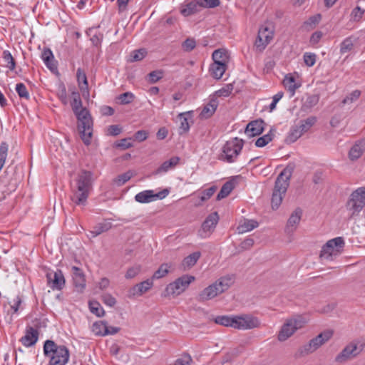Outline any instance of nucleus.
Masks as SVG:
<instances>
[{
	"label": "nucleus",
	"mask_w": 365,
	"mask_h": 365,
	"mask_svg": "<svg viewBox=\"0 0 365 365\" xmlns=\"http://www.w3.org/2000/svg\"><path fill=\"white\" fill-rule=\"evenodd\" d=\"M232 316H217L215 318L214 321L216 324H220L225 327H230L232 325L231 323Z\"/></svg>",
	"instance_id": "603ef678"
},
{
	"label": "nucleus",
	"mask_w": 365,
	"mask_h": 365,
	"mask_svg": "<svg viewBox=\"0 0 365 365\" xmlns=\"http://www.w3.org/2000/svg\"><path fill=\"white\" fill-rule=\"evenodd\" d=\"M112 227L110 222H105L102 223H99L93 227V230L91 231V234L93 237H95L103 232L108 231Z\"/></svg>",
	"instance_id": "c9c22d12"
},
{
	"label": "nucleus",
	"mask_w": 365,
	"mask_h": 365,
	"mask_svg": "<svg viewBox=\"0 0 365 365\" xmlns=\"http://www.w3.org/2000/svg\"><path fill=\"white\" fill-rule=\"evenodd\" d=\"M195 280V277L190 275H183L173 282L170 283L165 288V295H179L183 292Z\"/></svg>",
	"instance_id": "1a4fd4ad"
},
{
	"label": "nucleus",
	"mask_w": 365,
	"mask_h": 365,
	"mask_svg": "<svg viewBox=\"0 0 365 365\" xmlns=\"http://www.w3.org/2000/svg\"><path fill=\"white\" fill-rule=\"evenodd\" d=\"M346 206L351 212V217L359 215L365 207V186L360 187L351 192Z\"/></svg>",
	"instance_id": "0eeeda50"
},
{
	"label": "nucleus",
	"mask_w": 365,
	"mask_h": 365,
	"mask_svg": "<svg viewBox=\"0 0 365 365\" xmlns=\"http://www.w3.org/2000/svg\"><path fill=\"white\" fill-rule=\"evenodd\" d=\"M163 77V72L161 70H155L148 75V81L150 83H155Z\"/></svg>",
	"instance_id": "8fccbe9b"
},
{
	"label": "nucleus",
	"mask_w": 365,
	"mask_h": 365,
	"mask_svg": "<svg viewBox=\"0 0 365 365\" xmlns=\"http://www.w3.org/2000/svg\"><path fill=\"white\" fill-rule=\"evenodd\" d=\"M41 58L47 68L53 73L58 72V67L53 54L50 48H44Z\"/></svg>",
	"instance_id": "5701e85b"
},
{
	"label": "nucleus",
	"mask_w": 365,
	"mask_h": 365,
	"mask_svg": "<svg viewBox=\"0 0 365 365\" xmlns=\"http://www.w3.org/2000/svg\"><path fill=\"white\" fill-rule=\"evenodd\" d=\"M38 339V331L32 327H27L25 331V335L20 339L23 345L26 347L34 346Z\"/></svg>",
	"instance_id": "aec40b11"
},
{
	"label": "nucleus",
	"mask_w": 365,
	"mask_h": 365,
	"mask_svg": "<svg viewBox=\"0 0 365 365\" xmlns=\"http://www.w3.org/2000/svg\"><path fill=\"white\" fill-rule=\"evenodd\" d=\"M217 190L216 186H212L209 187L208 189L205 190L202 192L201 196H200V201L201 202H205L210 199L215 192Z\"/></svg>",
	"instance_id": "13d9d810"
},
{
	"label": "nucleus",
	"mask_w": 365,
	"mask_h": 365,
	"mask_svg": "<svg viewBox=\"0 0 365 365\" xmlns=\"http://www.w3.org/2000/svg\"><path fill=\"white\" fill-rule=\"evenodd\" d=\"M200 7L215 8L220 5V0H197Z\"/></svg>",
	"instance_id": "bf43d9fd"
},
{
	"label": "nucleus",
	"mask_w": 365,
	"mask_h": 365,
	"mask_svg": "<svg viewBox=\"0 0 365 365\" xmlns=\"http://www.w3.org/2000/svg\"><path fill=\"white\" fill-rule=\"evenodd\" d=\"M73 285L77 292H82L86 288V277L83 272L78 267H71Z\"/></svg>",
	"instance_id": "a211bd4d"
},
{
	"label": "nucleus",
	"mask_w": 365,
	"mask_h": 365,
	"mask_svg": "<svg viewBox=\"0 0 365 365\" xmlns=\"http://www.w3.org/2000/svg\"><path fill=\"white\" fill-rule=\"evenodd\" d=\"M153 285L152 279H147L133 286L130 290V294L140 296L148 291Z\"/></svg>",
	"instance_id": "393cba45"
},
{
	"label": "nucleus",
	"mask_w": 365,
	"mask_h": 365,
	"mask_svg": "<svg viewBox=\"0 0 365 365\" xmlns=\"http://www.w3.org/2000/svg\"><path fill=\"white\" fill-rule=\"evenodd\" d=\"M170 193V189L165 188L163 190L155 193L153 190H147L138 192L135 196V200L140 203H149L158 199L163 200Z\"/></svg>",
	"instance_id": "f8f14e48"
},
{
	"label": "nucleus",
	"mask_w": 365,
	"mask_h": 365,
	"mask_svg": "<svg viewBox=\"0 0 365 365\" xmlns=\"http://www.w3.org/2000/svg\"><path fill=\"white\" fill-rule=\"evenodd\" d=\"M130 140H131V138L121 139L115 143V147L120 148L121 150L128 149V148L133 147L132 143L130 142Z\"/></svg>",
	"instance_id": "680f3d73"
},
{
	"label": "nucleus",
	"mask_w": 365,
	"mask_h": 365,
	"mask_svg": "<svg viewBox=\"0 0 365 365\" xmlns=\"http://www.w3.org/2000/svg\"><path fill=\"white\" fill-rule=\"evenodd\" d=\"M345 242L342 237H337L329 240L322 248L320 257L331 259L332 256L337 255L344 247Z\"/></svg>",
	"instance_id": "6e6552de"
},
{
	"label": "nucleus",
	"mask_w": 365,
	"mask_h": 365,
	"mask_svg": "<svg viewBox=\"0 0 365 365\" xmlns=\"http://www.w3.org/2000/svg\"><path fill=\"white\" fill-rule=\"evenodd\" d=\"M273 33L267 27H261L259 29L255 46L259 51L264 49L272 38Z\"/></svg>",
	"instance_id": "f3484780"
},
{
	"label": "nucleus",
	"mask_w": 365,
	"mask_h": 365,
	"mask_svg": "<svg viewBox=\"0 0 365 365\" xmlns=\"http://www.w3.org/2000/svg\"><path fill=\"white\" fill-rule=\"evenodd\" d=\"M2 58L5 63V66L9 68L11 71L14 70L16 67V62L12 55L9 51H4L3 52Z\"/></svg>",
	"instance_id": "37998d69"
},
{
	"label": "nucleus",
	"mask_w": 365,
	"mask_h": 365,
	"mask_svg": "<svg viewBox=\"0 0 365 365\" xmlns=\"http://www.w3.org/2000/svg\"><path fill=\"white\" fill-rule=\"evenodd\" d=\"M304 61L307 66H312L316 62L317 56L312 53H305L304 54Z\"/></svg>",
	"instance_id": "69168bd1"
},
{
	"label": "nucleus",
	"mask_w": 365,
	"mask_h": 365,
	"mask_svg": "<svg viewBox=\"0 0 365 365\" xmlns=\"http://www.w3.org/2000/svg\"><path fill=\"white\" fill-rule=\"evenodd\" d=\"M361 95V91L359 90H355L353 92H351L348 96H346L341 102L343 105L347 104V103H351L354 101H356Z\"/></svg>",
	"instance_id": "6e6d98bb"
},
{
	"label": "nucleus",
	"mask_w": 365,
	"mask_h": 365,
	"mask_svg": "<svg viewBox=\"0 0 365 365\" xmlns=\"http://www.w3.org/2000/svg\"><path fill=\"white\" fill-rule=\"evenodd\" d=\"M233 90V85L231 83H228L225 85V86L222 87L221 89L215 92V95L217 96L221 97H227L230 96V94L232 93Z\"/></svg>",
	"instance_id": "4d7b16f0"
},
{
	"label": "nucleus",
	"mask_w": 365,
	"mask_h": 365,
	"mask_svg": "<svg viewBox=\"0 0 365 365\" xmlns=\"http://www.w3.org/2000/svg\"><path fill=\"white\" fill-rule=\"evenodd\" d=\"M365 10L359 6L354 8L351 12V17L354 21H359L364 14Z\"/></svg>",
	"instance_id": "338daca9"
},
{
	"label": "nucleus",
	"mask_w": 365,
	"mask_h": 365,
	"mask_svg": "<svg viewBox=\"0 0 365 365\" xmlns=\"http://www.w3.org/2000/svg\"><path fill=\"white\" fill-rule=\"evenodd\" d=\"M73 182L83 187L88 192H91L94 182L93 174L91 171L81 170L77 174Z\"/></svg>",
	"instance_id": "2eb2a0df"
},
{
	"label": "nucleus",
	"mask_w": 365,
	"mask_h": 365,
	"mask_svg": "<svg viewBox=\"0 0 365 365\" xmlns=\"http://www.w3.org/2000/svg\"><path fill=\"white\" fill-rule=\"evenodd\" d=\"M259 223L255 220H245L237 227L238 233L242 234L257 227Z\"/></svg>",
	"instance_id": "473e14b6"
},
{
	"label": "nucleus",
	"mask_w": 365,
	"mask_h": 365,
	"mask_svg": "<svg viewBox=\"0 0 365 365\" xmlns=\"http://www.w3.org/2000/svg\"><path fill=\"white\" fill-rule=\"evenodd\" d=\"M291 176L292 169H289L288 167L284 168L277 176L271 200L273 210H277L280 206L289 185Z\"/></svg>",
	"instance_id": "7ed1b4c3"
},
{
	"label": "nucleus",
	"mask_w": 365,
	"mask_h": 365,
	"mask_svg": "<svg viewBox=\"0 0 365 365\" xmlns=\"http://www.w3.org/2000/svg\"><path fill=\"white\" fill-rule=\"evenodd\" d=\"M333 336V331L326 330L316 337L311 339L307 344L300 346L294 354V357L298 359L313 353L324 344L328 341Z\"/></svg>",
	"instance_id": "20e7f679"
},
{
	"label": "nucleus",
	"mask_w": 365,
	"mask_h": 365,
	"mask_svg": "<svg viewBox=\"0 0 365 365\" xmlns=\"http://www.w3.org/2000/svg\"><path fill=\"white\" fill-rule=\"evenodd\" d=\"M196 46V41L193 38H186L182 43V48L184 51L190 52Z\"/></svg>",
	"instance_id": "3c124183"
},
{
	"label": "nucleus",
	"mask_w": 365,
	"mask_h": 365,
	"mask_svg": "<svg viewBox=\"0 0 365 365\" xmlns=\"http://www.w3.org/2000/svg\"><path fill=\"white\" fill-rule=\"evenodd\" d=\"M43 354L49 359L48 365H66L70 357L68 349L48 339L43 344Z\"/></svg>",
	"instance_id": "f03ea898"
},
{
	"label": "nucleus",
	"mask_w": 365,
	"mask_h": 365,
	"mask_svg": "<svg viewBox=\"0 0 365 365\" xmlns=\"http://www.w3.org/2000/svg\"><path fill=\"white\" fill-rule=\"evenodd\" d=\"M302 215V210L301 208L297 207L289 216L287 225L285 227V232L288 234L292 233L296 230Z\"/></svg>",
	"instance_id": "6ab92c4d"
},
{
	"label": "nucleus",
	"mask_w": 365,
	"mask_h": 365,
	"mask_svg": "<svg viewBox=\"0 0 365 365\" xmlns=\"http://www.w3.org/2000/svg\"><path fill=\"white\" fill-rule=\"evenodd\" d=\"M200 256L201 253L200 252H195L190 254L183 259V266L185 267H191L194 266L200 259Z\"/></svg>",
	"instance_id": "58836bf2"
},
{
	"label": "nucleus",
	"mask_w": 365,
	"mask_h": 365,
	"mask_svg": "<svg viewBox=\"0 0 365 365\" xmlns=\"http://www.w3.org/2000/svg\"><path fill=\"white\" fill-rule=\"evenodd\" d=\"M231 327L237 329H251L259 326L257 318L250 315L232 316Z\"/></svg>",
	"instance_id": "9b49d317"
},
{
	"label": "nucleus",
	"mask_w": 365,
	"mask_h": 365,
	"mask_svg": "<svg viewBox=\"0 0 365 365\" xmlns=\"http://www.w3.org/2000/svg\"><path fill=\"white\" fill-rule=\"evenodd\" d=\"M319 98L320 97L318 94H307L306 97L302 99L301 110L304 112H310L312 109L318 104Z\"/></svg>",
	"instance_id": "b1692460"
},
{
	"label": "nucleus",
	"mask_w": 365,
	"mask_h": 365,
	"mask_svg": "<svg viewBox=\"0 0 365 365\" xmlns=\"http://www.w3.org/2000/svg\"><path fill=\"white\" fill-rule=\"evenodd\" d=\"M145 54H146V51L145 49H139V50L133 51L130 54V57H131L130 61H140L145 56Z\"/></svg>",
	"instance_id": "0e129e2a"
},
{
	"label": "nucleus",
	"mask_w": 365,
	"mask_h": 365,
	"mask_svg": "<svg viewBox=\"0 0 365 365\" xmlns=\"http://www.w3.org/2000/svg\"><path fill=\"white\" fill-rule=\"evenodd\" d=\"M365 150V142L359 141L356 143L349 152V158L354 161L359 158Z\"/></svg>",
	"instance_id": "cd10ccee"
},
{
	"label": "nucleus",
	"mask_w": 365,
	"mask_h": 365,
	"mask_svg": "<svg viewBox=\"0 0 365 365\" xmlns=\"http://www.w3.org/2000/svg\"><path fill=\"white\" fill-rule=\"evenodd\" d=\"M364 349V345H358V343L352 341L346 346L343 350L336 356L335 361L339 363L344 362L347 360L356 357Z\"/></svg>",
	"instance_id": "4468645a"
},
{
	"label": "nucleus",
	"mask_w": 365,
	"mask_h": 365,
	"mask_svg": "<svg viewBox=\"0 0 365 365\" xmlns=\"http://www.w3.org/2000/svg\"><path fill=\"white\" fill-rule=\"evenodd\" d=\"M200 8L197 0H194L185 5L181 9V14L185 16H190L199 11Z\"/></svg>",
	"instance_id": "f704fd0d"
},
{
	"label": "nucleus",
	"mask_w": 365,
	"mask_h": 365,
	"mask_svg": "<svg viewBox=\"0 0 365 365\" xmlns=\"http://www.w3.org/2000/svg\"><path fill=\"white\" fill-rule=\"evenodd\" d=\"M77 81L81 91L87 90L88 88V83L86 73L81 69L78 68L76 71Z\"/></svg>",
	"instance_id": "4c0bfd02"
},
{
	"label": "nucleus",
	"mask_w": 365,
	"mask_h": 365,
	"mask_svg": "<svg viewBox=\"0 0 365 365\" xmlns=\"http://www.w3.org/2000/svg\"><path fill=\"white\" fill-rule=\"evenodd\" d=\"M180 158L173 156L168 160L163 162L155 171L153 172V175L164 174L170 170L174 169L180 162Z\"/></svg>",
	"instance_id": "412c9836"
},
{
	"label": "nucleus",
	"mask_w": 365,
	"mask_h": 365,
	"mask_svg": "<svg viewBox=\"0 0 365 365\" xmlns=\"http://www.w3.org/2000/svg\"><path fill=\"white\" fill-rule=\"evenodd\" d=\"M307 323V319L302 315H296L287 319L279 332L278 340L280 341H286L296 331L304 327Z\"/></svg>",
	"instance_id": "39448f33"
},
{
	"label": "nucleus",
	"mask_w": 365,
	"mask_h": 365,
	"mask_svg": "<svg viewBox=\"0 0 365 365\" xmlns=\"http://www.w3.org/2000/svg\"><path fill=\"white\" fill-rule=\"evenodd\" d=\"M191 116H192L191 111L181 113L178 115V118L180 120V125L179 127L180 134H182V133H185L188 132V130L190 129L188 118H191Z\"/></svg>",
	"instance_id": "c756f323"
},
{
	"label": "nucleus",
	"mask_w": 365,
	"mask_h": 365,
	"mask_svg": "<svg viewBox=\"0 0 365 365\" xmlns=\"http://www.w3.org/2000/svg\"><path fill=\"white\" fill-rule=\"evenodd\" d=\"M235 179H232L227 182H226L222 187H221L219 193L217 195V200H220L226 197H227L230 193L235 188Z\"/></svg>",
	"instance_id": "72a5a7b5"
},
{
	"label": "nucleus",
	"mask_w": 365,
	"mask_h": 365,
	"mask_svg": "<svg viewBox=\"0 0 365 365\" xmlns=\"http://www.w3.org/2000/svg\"><path fill=\"white\" fill-rule=\"evenodd\" d=\"M101 298L103 302L109 307H113L116 304V299L110 294L106 293Z\"/></svg>",
	"instance_id": "774afa93"
},
{
	"label": "nucleus",
	"mask_w": 365,
	"mask_h": 365,
	"mask_svg": "<svg viewBox=\"0 0 365 365\" xmlns=\"http://www.w3.org/2000/svg\"><path fill=\"white\" fill-rule=\"evenodd\" d=\"M192 359L188 354H184L180 358L175 361L173 365H191Z\"/></svg>",
	"instance_id": "5fc2aeb1"
},
{
	"label": "nucleus",
	"mask_w": 365,
	"mask_h": 365,
	"mask_svg": "<svg viewBox=\"0 0 365 365\" xmlns=\"http://www.w3.org/2000/svg\"><path fill=\"white\" fill-rule=\"evenodd\" d=\"M216 284H212L204 289L198 296V300L205 302L213 299L219 294Z\"/></svg>",
	"instance_id": "a878e982"
},
{
	"label": "nucleus",
	"mask_w": 365,
	"mask_h": 365,
	"mask_svg": "<svg viewBox=\"0 0 365 365\" xmlns=\"http://www.w3.org/2000/svg\"><path fill=\"white\" fill-rule=\"evenodd\" d=\"M283 83L285 88L292 93V95H294L296 89L299 87V85L295 83V78L292 76H287L284 79Z\"/></svg>",
	"instance_id": "79ce46f5"
},
{
	"label": "nucleus",
	"mask_w": 365,
	"mask_h": 365,
	"mask_svg": "<svg viewBox=\"0 0 365 365\" xmlns=\"http://www.w3.org/2000/svg\"><path fill=\"white\" fill-rule=\"evenodd\" d=\"M356 39L353 36H349L344 39L340 44V53L344 54L351 51L354 48V43Z\"/></svg>",
	"instance_id": "e433bc0d"
},
{
	"label": "nucleus",
	"mask_w": 365,
	"mask_h": 365,
	"mask_svg": "<svg viewBox=\"0 0 365 365\" xmlns=\"http://www.w3.org/2000/svg\"><path fill=\"white\" fill-rule=\"evenodd\" d=\"M219 220L220 217L217 212L208 215L197 231L198 237L201 239L209 237L215 231Z\"/></svg>",
	"instance_id": "9d476101"
},
{
	"label": "nucleus",
	"mask_w": 365,
	"mask_h": 365,
	"mask_svg": "<svg viewBox=\"0 0 365 365\" xmlns=\"http://www.w3.org/2000/svg\"><path fill=\"white\" fill-rule=\"evenodd\" d=\"M46 278L49 287L53 290H61L65 286L66 280L62 271L60 269L47 273Z\"/></svg>",
	"instance_id": "dca6fc26"
},
{
	"label": "nucleus",
	"mask_w": 365,
	"mask_h": 365,
	"mask_svg": "<svg viewBox=\"0 0 365 365\" xmlns=\"http://www.w3.org/2000/svg\"><path fill=\"white\" fill-rule=\"evenodd\" d=\"M90 194L91 192L81 187L76 183L72 182L71 184L70 199L74 205L86 206Z\"/></svg>",
	"instance_id": "ddd939ff"
},
{
	"label": "nucleus",
	"mask_w": 365,
	"mask_h": 365,
	"mask_svg": "<svg viewBox=\"0 0 365 365\" xmlns=\"http://www.w3.org/2000/svg\"><path fill=\"white\" fill-rule=\"evenodd\" d=\"M273 135L271 133V131L264 135L262 137H259L255 142V145L259 148H262L267 145L272 140Z\"/></svg>",
	"instance_id": "09e8293b"
},
{
	"label": "nucleus",
	"mask_w": 365,
	"mask_h": 365,
	"mask_svg": "<svg viewBox=\"0 0 365 365\" xmlns=\"http://www.w3.org/2000/svg\"><path fill=\"white\" fill-rule=\"evenodd\" d=\"M218 101L216 98H212L207 103L200 113V116L204 118L211 117L215 112L218 106Z\"/></svg>",
	"instance_id": "bb28decb"
},
{
	"label": "nucleus",
	"mask_w": 365,
	"mask_h": 365,
	"mask_svg": "<svg viewBox=\"0 0 365 365\" xmlns=\"http://www.w3.org/2000/svg\"><path fill=\"white\" fill-rule=\"evenodd\" d=\"M71 106L78 120V130L83 143L88 145L93 134V120L89 111L82 106V101L78 91L71 94Z\"/></svg>",
	"instance_id": "f257e3e1"
},
{
	"label": "nucleus",
	"mask_w": 365,
	"mask_h": 365,
	"mask_svg": "<svg viewBox=\"0 0 365 365\" xmlns=\"http://www.w3.org/2000/svg\"><path fill=\"white\" fill-rule=\"evenodd\" d=\"M16 91L17 92L19 96L22 98L29 99V93L27 91V88L26 86L22 83H19L16 85Z\"/></svg>",
	"instance_id": "864d4df0"
},
{
	"label": "nucleus",
	"mask_w": 365,
	"mask_h": 365,
	"mask_svg": "<svg viewBox=\"0 0 365 365\" xmlns=\"http://www.w3.org/2000/svg\"><path fill=\"white\" fill-rule=\"evenodd\" d=\"M169 268L170 266L168 264H161L158 269L154 272L153 279H160L165 277L168 273Z\"/></svg>",
	"instance_id": "de8ad7c7"
},
{
	"label": "nucleus",
	"mask_w": 365,
	"mask_h": 365,
	"mask_svg": "<svg viewBox=\"0 0 365 365\" xmlns=\"http://www.w3.org/2000/svg\"><path fill=\"white\" fill-rule=\"evenodd\" d=\"M212 57L213 63H220L227 65L229 56L226 50L223 48L217 49L212 53Z\"/></svg>",
	"instance_id": "2f4dec72"
},
{
	"label": "nucleus",
	"mask_w": 365,
	"mask_h": 365,
	"mask_svg": "<svg viewBox=\"0 0 365 365\" xmlns=\"http://www.w3.org/2000/svg\"><path fill=\"white\" fill-rule=\"evenodd\" d=\"M263 120H257L249 123L247 125L245 133L249 137H254L260 135L263 130Z\"/></svg>",
	"instance_id": "4be33fe9"
},
{
	"label": "nucleus",
	"mask_w": 365,
	"mask_h": 365,
	"mask_svg": "<svg viewBox=\"0 0 365 365\" xmlns=\"http://www.w3.org/2000/svg\"><path fill=\"white\" fill-rule=\"evenodd\" d=\"M141 267L140 265H135L128 269L125 277L126 279H133L136 277L140 272Z\"/></svg>",
	"instance_id": "052dcab7"
},
{
	"label": "nucleus",
	"mask_w": 365,
	"mask_h": 365,
	"mask_svg": "<svg viewBox=\"0 0 365 365\" xmlns=\"http://www.w3.org/2000/svg\"><path fill=\"white\" fill-rule=\"evenodd\" d=\"M244 141L238 138H233L227 141L222 148L220 159L227 163H233L240 153Z\"/></svg>",
	"instance_id": "423d86ee"
},
{
	"label": "nucleus",
	"mask_w": 365,
	"mask_h": 365,
	"mask_svg": "<svg viewBox=\"0 0 365 365\" xmlns=\"http://www.w3.org/2000/svg\"><path fill=\"white\" fill-rule=\"evenodd\" d=\"M317 122V118L310 116L305 120H302L298 125L302 133L307 132Z\"/></svg>",
	"instance_id": "ea45409f"
},
{
	"label": "nucleus",
	"mask_w": 365,
	"mask_h": 365,
	"mask_svg": "<svg viewBox=\"0 0 365 365\" xmlns=\"http://www.w3.org/2000/svg\"><path fill=\"white\" fill-rule=\"evenodd\" d=\"M227 65L224 63H212L210 67V73L211 76L215 79H220L225 71L227 70Z\"/></svg>",
	"instance_id": "c85d7f7f"
},
{
	"label": "nucleus",
	"mask_w": 365,
	"mask_h": 365,
	"mask_svg": "<svg viewBox=\"0 0 365 365\" xmlns=\"http://www.w3.org/2000/svg\"><path fill=\"white\" fill-rule=\"evenodd\" d=\"M107 327V322L105 321H99L95 322L92 326V331L96 335L106 336V329Z\"/></svg>",
	"instance_id": "a19ab883"
},
{
	"label": "nucleus",
	"mask_w": 365,
	"mask_h": 365,
	"mask_svg": "<svg viewBox=\"0 0 365 365\" xmlns=\"http://www.w3.org/2000/svg\"><path fill=\"white\" fill-rule=\"evenodd\" d=\"M303 133L298 125H295L291 127L287 136L285 138V142L287 144H291L297 141L302 135Z\"/></svg>",
	"instance_id": "7c9ffc66"
},
{
	"label": "nucleus",
	"mask_w": 365,
	"mask_h": 365,
	"mask_svg": "<svg viewBox=\"0 0 365 365\" xmlns=\"http://www.w3.org/2000/svg\"><path fill=\"white\" fill-rule=\"evenodd\" d=\"M89 309L92 314H96L97 317H103L105 312L101 305L96 301L89 302Z\"/></svg>",
	"instance_id": "c03bdc74"
},
{
	"label": "nucleus",
	"mask_w": 365,
	"mask_h": 365,
	"mask_svg": "<svg viewBox=\"0 0 365 365\" xmlns=\"http://www.w3.org/2000/svg\"><path fill=\"white\" fill-rule=\"evenodd\" d=\"M132 177L133 173L132 171L129 170L126 173H124L117 176V178L114 180V182L117 186H122L126 182H128Z\"/></svg>",
	"instance_id": "a18cd8bd"
},
{
	"label": "nucleus",
	"mask_w": 365,
	"mask_h": 365,
	"mask_svg": "<svg viewBox=\"0 0 365 365\" xmlns=\"http://www.w3.org/2000/svg\"><path fill=\"white\" fill-rule=\"evenodd\" d=\"M135 98V96L131 92H125L118 96L121 104H128L131 103Z\"/></svg>",
	"instance_id": "e2e57ef3"
},
{
	"label": "nucleus",
	"mask_w": 365,
	"mask_h": 365,
	"mask_svg": "<svg viewBox=\"0 0 365 365\" xmlns=\"http://www.w3.org/2000/svg\"><path fill=\"white\" fill-rule=\"evenodd\" d=\"M57 95L63 105H66L68 103L66 88L64 83H60L58 84Z\"/></svg>",
	"instance_id": "49530a36"
}]
</instances>
